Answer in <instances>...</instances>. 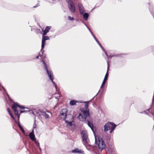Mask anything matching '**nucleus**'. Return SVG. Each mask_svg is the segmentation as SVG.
<instances>
[{"label":"nucleus","instance_id":"1","mask_svg":"<svg viewBox=\"0 0 154 154\" xmlns=\"http://www.w3.org/2000/svg\"><path fill=\"white\" fill-rule=\"evenodd\" d=\"M49 38L47 36H44L43 35L42 43V49L40 52L39 53V55L42 58V62L43 65V68L46 71L48 75L49 78L51 80L54 86L57 90V85L54 82V76L52 71L49 69V65L48 63V60L45 56L43 55L44 50H43L45 46V41L49 39Z\"/></svg>","mask_w":154,"mask_h":154},{"label":"nucleus","instance_id":"2","mask_svg":"<svg viewBox=\"0 0 154 154\" xmlns=\"http://www.w3.org/2000/svg\"><path fill=\"white\" fill-rule=\"evenodd\" d=\"M67 112L68 110L66 109H63L60 111L59 117L62 120H65L67 127L70 128L72 125V122L74 121V118L71 115L67 116Z\"/></svg>","mask_w":154,"mask_h":154},{"label":"nucleus","instance_id":"3","mask_svg":"<svg viewBox=\"0 0 154 154\" xmlns=\"http://www.w3.org/2000/svg\"><path fill=\"white\" fill-rule=\"evenodd\" d=\"M17 107H19L21 109H28L27 107H25L23 106H20L18 104V103H14L13 105L12 106V108L15 115L16 116H17L18 118V119H19L20 118V114L23 112H27L28 111L27 110H20V113H18V111L17 110Z\"/></svg>","mask_w":154,"mask_h":154},{"label":"nucleus","instance_id":"4","mask_svg":"<svg viewBox=\"0 0 154 154\" xmlns=\"http://www.w3.org/2000/svg\"><path fill=\"white\" fill-rule=\"evenodd\" d=\"M81 134L82 137L83 143V144L86 146L87 149L89 150L90 147L91 146L89 143L88 141V134L86 131H83L81 132Z\"/></svg>","mask_w":154,"mask_h":154},{"label":"nucleus","instance_id":"5","mask_svg":"<svg viewBox=\"0 0 154 154\" xmlns=\"http://www.w3.org/2000/svg\"><path fill=\"white\" fill-rule=\"evenodd\" d=\"M116 125L114 123L108 122L104 126V131L106 132L110 130L109 132L111 133L115 128Z\"/></svg>","mask_w":154,"mask_h":154},{"label":"nucleus","instance_id":"6","mask_svg":"<svg viewBox=\"0 0 154 154\" xmlns=\"http://www.w3.org/2000/svg\"><path fill=\"white\" fill-rule=\"evenodd\" d=\"M82 112L80 113L77 117L78 119L80 121L86 122V118L90 116V114H88V110L85 111L84 110H81Z\"/></svg>","mask_w":154,"mask_h":154},{"label":"nucleus","instance_id":"7","mask_svg":"<svg viewBox=\"0 0 154 154\" xmlns=\"http://www.w3.org/2000/svg\"><path fill=\"white\" fill-rule=\"evenodd\" d=\"M95 143L97 144L98 148L102 150L105 148V144L101 138L99 136H95Z\"/></svg>","mask_w":154,"mask_h":154},{"label":"nucleus","instance_id":"8","mask_svg":"<svg viewBox=\"0 0 154 154\" xmlns=\"http://www.w3.org/2000/svg\"><path fill=\"white\" fill-rule=\"evenodd\" d=\"M68 4V7L70 11L73 13L76 11V8L74 3L72 0H66Z\"/></svg>","mask_w":154,"mask_h":154},{"label":"nucleus","instance_id":"9","mask_svg":"<svg viewBox=\"0 0 154 154\" xmlns=\"http://www.w3.org/2000/svg\"><path fill=\"white\" fill-rule=\"evenodd\" d=\"M107 64H108V68H107V72L105 75V77L104 78V80L103 82L102 85H101L100 87V88H102L103 85H104L106 81L107 80L108 77L109 75V74L108 72V71L109 69V64L108 62V61H107Z\"/></svg>","mask_w":154,"mask_h":154},{"label":"nucleus","instance_id":"10","mask_svg":"<svg viewBox=\"0 0 154 154\" xmlns=\"http://www.w3.org/2000/svg\"><path fill=\"white\" fill-rule=\"evenodd\" d=\"M78 7L80 14H83L85 11L83 5L79 3L78 5Z\"/></svg>","mask_w":154,"mask_h":154},{"label":"nucleus","instance_id":"11","mask_svg":"<svg viewBox=\"0 0 154 154\" xmlns=\"http://www.w3.org/2000/svg\"><path fill=\"white\" fill-rule=\"evenodd\" d=\"M72 152L74 153H78V154H84V151L82 150L79 149L78 148H76L72 150Z\"/></svg>","mask_w":154,"mask_h":154},{"label":"nucleus","instance_id":"12","mask_svg":"<svg viewBox=\"0 0 154 154\" xmlns=\"http://www.w3.org/2000/svg\"><path fill=\"white\" fill-rule=\"evenodd\" d=\"M29 137L30 139L33 141H35V135L34 134V130H32V131L29 134Z\"/></svg>","mask_w":154,"mask_h":154},{"label":"nucleus","instance_id":"13","mask_svg":"<svg viewBox=\"0 0 154 154\" xmlns=\"http://www.w3.org/2000/svg\"><path fill=\"white\" fill-rule=\"evenodd\" d=\"M51 27V26H48L46 27L45 30H43L42 29V30L43 31V33L42 34L43 35H45L47 34V33L48 32L49 30L50 29Z\"/></svg>","mask_w":154,"mask_h":154},{"label":"nucleus","instance_id":"14","mask_svg":"<svg viewBox=\"0 0 154 154\" xmlns=\"http://www.w3.org/2000/svg\"><path fill=\"white\" fill-rule=\"evenodd\" d=\"M106 152L108 154H114L115 149L113 148H110L106 150Z\"/></svg>","mask_w":154,"mask_h":154},{"label":"nucleus","instance_id":"15","mask_svg":"<svg viewBox=\"0 0 154 154\" xmlns=\"http://www.w3.org/2000/svg\"><path fill=\"white\" fill-rule=\"evenodd\" d=\"M87 124L88 126L89 127L91 128L92 131L93 132H94V129H93V126L92 122L88 120H87Z\"/></svg>","mask_w":154,"mask_h":154},{"label":"nucleus","instance_id":"16","mask_svg":"<svg viewBox=\"0 0 154 154\" xmlns=\"http://www.w3.org/2000/svg\"><path fill=\"white\" fill-rule=\"evenodd\" d=\"M40 114L44 116L46 119H48L49 117L48 115L45 112L41 111L40 112Z\"/></svg>","mask_w":154,"mask_h":154},{"label":"nucleus","instance_id":"17","mask_svg":"<svg viewBox=\"0 0 154 154\" xmlns=\"http://www.w3.org/2000/svg\"><path fill=\"white\" fill-rule=\"evenodd\" d=\"M88 103H87V104H86L85 106V107L84 108H82L80 109V110H84L85 111H87L88 110V114H90L89 113V110L88 109Z\"/></svg>","mask_w":154,"mask_h":154},{"label":"nucleus","instance_id":"18","mask_svg":"<svg viewBox=\"0 0 154 154\" xmlns=\"http://www.w3.org/2000/svg\"><path fill=\"white\" fill-rule=\"evenodd\" d=\"M83 16V18L85 20H88V18L89 17V14L88 13H83V14H81Z\"/></svg>","mask_w":154,"mask_h":154},{"label":"nucleus","instance_id":"19","mask_svg":"<svg viewBox=\"0 0 154 154\" xmlns=\"http://www.w3.org/2000/svg\"><path fill=\"white\" fill-rule=\"evenodd\" d=\"M94 39L95 40V41H96V42H97V43L99 45L100 47L102 48V50L105 52V54H106V56H107V55L106 53V52H105L102 46H101V45L100 44V43L97 40V39L95 37L94 38Z\"/></svg>","mask_w":154,"mask_h":154},{"label":"nucleus","instance_id":"20","mask_svg":"<svg viewBox=\"0 0 154 154\" xmlns=\"http://www.w3.org/2000/svg\"><path fill=\"white\" fill-rule=\"evenodd\" d=\"M79 102L78 101L75 100H72L70 101V104L71 105L74 106L77 103H78Z\"/></svg>","mask_w":154,"mask_h":154},{"label":"nucleus","instance_id":"21","mask_svg":"<svg viewBox=\"0 0 154 154\" xmlns=\"http://www.w3.org/2000/svg\"><path fill=\"white\" fill-rule=\"evenodd\" d=\"M17 125L19 127L20 129H21V131H22V132L23 133H24V132H25V131L23 129V128L21 126L20 124V122H18L17 123Z\"/></svg>","mask_w":154,"mask_h":154},{"label":"nucleus","instance_id":"22","mask_svg":"<svg viewBox=\"0 0 154 154\" xmlns=\"http://www.w3.org/2000/svg\"><path fill=\"white\" fill-rule=\"evenodd\" d=\"M54 97H55V98L57 100H58L59 98H60V96L59 93L58 94H55Z\"/></svg>","mask_w":154,"mask_h":154},{"label":"nucleus","instance_id":"23","mask_svg":"<svg viewBox=\"0 0 154 154\" xmlns=\"http://www.w3.org/2000/svg\"><path fill=\"white\" fill-rule=\"evenodd\" d=\"M35 120L34 121V124L33 125V129L34 130V129L36 128H37V125H36V123H35Z\"/></svg>","mask_w":154,"mask_h":154},{"label":"nucleus","instance_id":"24","mask_svg":"<svg viewBox=\"0 0 154 154\" xmlns=\"http://www.w3.org/2000/svg\"><path fill=\"white\" fill-rule=\"evenodd\" d=\"M83 23L85 25V26H86V27H87L88 29V30L89 31L91 32V34L92 35H94L93 33L90 30V29L88 28V26L85 23Z\"/></svg>","mask_w":154,"mask_h":154},{"label":"nucleus","instance_id":"25","mask_svg":"<svg viewBox=\"0 0 154 154\" xmlns=\"http://www.w3.org/2000/svg\"><path fill=\"white\" fill-rule=\"evenodd\" d=\"M68 19L70 20H74V18L72 17L69 16L68 17Z\"/></svg>","mask_w":154,"mask_h":154},{"label":"nucleus","instance_id":"26","mask_svg":"<svg viewBox=\"0 0 154 154\" xmlns=\"http://www.w3.org/2000/svg\"><path fill=\"white\" fill-rule=\"evenodd\" d=\"M35 143L36 144L37 146L38 147H39L40 144H39V143L36 140H35Z\"/></svg>","mask_w":154,"mask_h":154},{"label":"nucleus","instance_id":"27","mask_svg":"<svg viewBox=\"0 0 154 154\" xmlns=\"http://www.w3.org/2000/svg\"><path fill=\"white\" fill-rule=\"evenodd\" d=\"M7 110L9 114L11 113V110L9 108H8L7 109Z\"/></svg>","mask_w":154,"mask_h":154},{"label":"nucleus","instance_id":"28","mask_svg":"<svg viewBox=\"0 0 154 154\" xmlns=\"http://www.w3.org/2000/svg\"><path fill=\"white\" fill-rule=\"evenodd\" d=\"M10 115V116L11 117L12 116H13L12 113H10L9 114Z\"/></svg>","mask_w":154,"mask_h":154},{"label":"nucleus","instance_id":"29","mask_svg":"<svg viewBox=\"0 0 154 154\" xmlns=\"http://www.w3.org/2000/svg\"><path fill=\"white\" fill-rule=\"evenodd\" d=\"M11 118L13 119L14 120H15V118L13 116H12Z\"/></svg>","mask_w":154,"mask_h":154},{"label":"nucleus","instance_id":"30","mask_svg":"<svg viewBox=\"0 0 154 154\" xmlns=\"http://www.w3.org/2000/svg\"><path fill=\"white\" fill-rule=\"evenodd\" d=\"M11 118L13 119L14 120H15V118L13 116H12Z\"/></svg>","mask_w":154,"mask_h":154},{"label":"nucleus","instance_id":"31","mask_svg":"<svg viewBox=\"0 0 154 154\" xmlns=\"http://www.w3.org/2000/svg\"><path fill=\"white\" fill-rule=\"evenodd\" d=\"M39 55H38V56H37L36 57V59H37V58H38V57H39Z\"/></svg>","mask_w":154,"mask_h":154},{"label":"nucleus","instance_id":"32","mask_svg":"<svg viewBox=\"0 0 154 154\" xmlns=\"http://www.w3.org/2000/svg\"><path fill=\"white\" fill-rule=\"evenodd\" d=\"M39 149H40V151H41V148L39 147Z\"/></svg>","mask_w":154,"mask_h":154},{"label":"nucleus","instance_id":"33","mask_svg":"<svg viewBox=\"0 0 154 154\" xmlns=\"http://www.w3.org/2000/svg\"><path fill=\"white\" fill-rule=\"evenodd\" d=\"M38 6H34L33 7H34V8H36V7H38Z\"/></svg>","mask_w":154,"mask_h":154},{"label":"nucleus","instance_id":"34","mask_svg":"<svg viewBox=\"0 0 154 154\" xmlns=\"http://www.w3.org/2000/svg\"><path fill=\"white\" fill-rule=\"evenodd\" d=\"M92 36L94 38L95 37L94 35H92Z\"/></svg>","mask_w":154,"mask_h":154},{"label":"nucleus","instance_id":"35","mask_svg":"<svg viewBox=\"0 0 154 154\" xmlns=\"http://www.w3.org/2000/svg\"><path fill=\"white\" fill-rule=\"evenodd\" d=\"M2 87L3 88V89L5 91V88H4L3 87V86H2Z\"/></svg>","mask_w":154,"mask_h":154}]
</instances>
